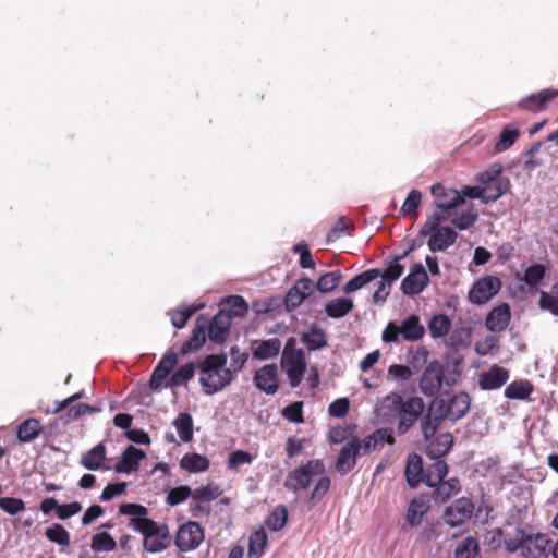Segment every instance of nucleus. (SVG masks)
<instances>
[{
    "label": "nucleus",
    "instance_id": "63",
    "mask_svg": "<svg viewBox=\"0 0 558 558\" xmlns=\"http://www.w3.org/2000/svg\"><path fill=\"white\" fill-rule=\"evenodd\" d=\"M446 219V217L440 213H434L427 217L425 223L422 226L420 230L421 236H427L432 232L439 230L440 223Z\"/></svg>",
    "mask_w": 558,
    "mask_h": 558
},
{
    "label": "nucleus",
    "instance_id": "6",
    "mask_svg": "<svg viewBox=\"0 0 558 558\" xmlns=\"http://www.w3.org/2000/svg\"><path fill=\"white\" fill-rule=\"evenodd\" d=\"M395 399L398 403H401L397 429L400 435H403L413 427L417 420L423 415L425 404L423 399L420 397H411L404 402L401 401L400 397H395Z\"/></svg>",
    "mask_w": 558,
    "mask_h": 558
},
{
    "label": "nucleus",
    "instance_id": "49",
    "mask_svg": "<svg viewBox=\"0 0 558 558\" xmlns=\"http://www.w3.org/2000/svg\"><path fill=\"white\" fill-rule=\"evenodd\" d=\"M288 520V510L284 506L278 507L266 519V526L274 532H278L284 527Z\"/></svg>",
    "mask_w": 558,
    "mask_h": 558
},
{
    "label": "nucleus",
    "instance_id": "15",
    "mask_svg": "<svg viewBox=\"0 0 558 558\" xmlns=\"http://www.w3.org/2000/svg\"><path fill=\"white\" fill-rule=\"evenodd\" d=\"M361 450V441L353 436L340 450L335 468L341 474H348L356 464V457Z\"/></svg>",
    "mask_w": 558,
    "mask_h": 558
},
{
    "label": "nucleus",
    "instance_id": "18",
    "mask_svg": "<svg viewBox=\"0 0 558 558\" xmlns=\"http://www.w3.org/2000/svg\"><path fill=\"white\" fill-rule=\"evenodd\" d=\"M441 385V364L433 361L423 372L420 389L425 396L434 397L439 392Z\"/></svg>",
    "mask_w": 558,
    "mask_h": 558
},
{
    "label": "nucleus",
    "instance_id": "64",
    "mask_svg": "<svg viewBox=\"0 0 558 558\" xmlns=\"http://www.w3.org/2000/svg\"><path fill=\"white\" fill-rule=\"evenodd\" d=\"M350 408V401L348 398H338L329 404L328 413L332 417L341 418L344 417Z\"/></svg>",
    "mask_w": 558,
    "mask_h": 558
},
{
    "label": "nucleus",
    "instance_id": "7",
    "mask_svg": "<svg viewBox=\"0 0 558 558\" xmlns=\"http://www.w3.org/2000/svg\"><path fill=\"white\" fill-rule=\"evenodd\" d=\"M280 365L287 375L290 386L292 388L299 387L306 371L304 351H282Z\"/></svg>",
    "mask_w": 558,
    "mask_h": 558
},
{
    "label": "nucleus",
    "instance_id": "43",
    "mask_svg": "<svg viewBox=\"0 0 558 558\" xmlns=\"http://www.w3.org/2000/svg\"><path fill=\"white\" fill-rule=\"evenodd\" d=\"M478 555L480 545L473 536L464 538L454 549L456 558H476Z\"/></svg>",
    "mask_w": 558,
    "mask_h": 558
},
{
    "label": "nucleus",
    "instance_id": "9",
    "mask_svg": "<svg viewBox=\"0 0 558 558\" xmlns=\"http://www.w3.org/2000/svg\"><path fill=\"white\" fill-rule=\"evenodd\" d=\"M501 288V281L494 276L477 280L469 292V299L474 304H485L495 296Z\"/></svg>",
    "mask_w": 558,
    "mask_h": 558
},
{
    "label": "nucleus",
    "instance_id": "50",
    "mask_svg": "<svg viewBox=\"0 0 558 558\" xmlns=\"http://www.w3.org/2000/svg\"><path fill=\"white\" fill-rule=\"evenodd\" d=\"M422 193L418 190H412L408 194L401 207V214L404 217L417 216V208L421 205Z\"/></svg>",
    "mask_w": 558,
    "mask_h": 558
},
{
    "label": "nucleus",
    "instance_id": "54",
    "mask_svg": "<svg viewBox=\"0 0 558 558\" xmlns=\"http://www.w3.org/2000/svg\"><path fill=\"white\" fill-rule=\"evenodd\" d=\"M254 460V457L248 451L244 450H234L232 451L227 460V469L230 471H236L239 466L243 464H251Z\"/></svg>",
    "mask_w": 558,
    "mask_h": 558
},
{
    "label": "nucleus",
    "instance_id": "19",
    "mask_svg": "<svg viewBox=\"0 0 558 558\" xmlns=\"http://www.w3.org/2000/svg\"><path fill=\"white\" fill-rule=\"evenodd\" d=\"M558 97V90L554 88H545L538 93L531 94L521 99L518 107L522 110L533 113L544 111L548 104Z\"/></svg>",
    "mask_w": 558,
    "mask_h": 558
},
{
    "label": "nucleus",
    "instance_id": "16",
    "mask_svg": "<svg viewBox=\"0 0 558 558\" xmlns=\"http://www.w3.org/2000/svg\"><path fill=\"white\" fill-rule=\"evenodd\" d=\"M429 278L422 264H415L410 274L401 282V291L405 295L420 294L428 284Z\"/></svg>",
    "mask_w": 558,
    "mask_h": 558
},
{
    "label": "nucleus",
    "instance_id": "39",
    "mask_svg": "<svg viewBox=\"0 0 558 558\" xmlns=\"http://www.w3.org/2000/svg\"><path fill=\"white\" fill-rule=\"evenodd\" d=\"M182 442H190L193 439V418L187 412L180 413L172 422Z\"/></svg>",
    "mask_w": 558,
    "mask_h": 558
},
{
    "label": "nucleus",
    "instance_id": "42",
    "mask_svg": "<svg viewBox=\"0 0 558 558\" xmlns=\"http://www.w3.org/2000/svg\"><path fill=\"white\" fill-rule=\"evenodd\" d=\"M43 430L40 422L36 418L25 420L17 428V438L21 442L34 440Z\"/></svg>",
    "mask_w": 558,
    "mask_h": 558
},
{
    "label": "nucleus",
    "instance_id": "11",
    "mask_svg": "<svg viewBox=\"0 0 558 558\" xmlns=\"http://www.w3.org/2000/svg\"><path fill=\"white\" fill-rule=\"evenodd\" d=\"M474 512V504L468 498H459L448 506L444 512V520L450 526L465 523Z\"/></svg>",
    "mask_w": 558,
    "mask_h": 558
},
{
    "label": "nucleus",
    "instance_id": "62",
    "mask_svg": "<svg viewBox=\"0 0 558 558\" xmlns=\"http://www.w3.org/2000/svg\"><path fill=\"white\" fill-rule=\"evenodd\" d=\"M292 251H293V253L300 255L299 263L302 268H313L314 267L315 263L313 260L311 251L308 248V245L304 241H301L298 244H295L293 246Z\"/></svg>",
    "mask_w": 558,
    "mask_h": 558
},
{
    "label": "nucleus",
    "instance_id": "45",
    "mask_svg": "<svg viewBox=\"0 0 558 558\" xmlns=\"http://www.w3.org/2000/svg\"><path fill=\"white\" fill-rule=\"evenodd\" d=\"M90 548L98 551H113L117 548V542L106 531L96 533L92 537Z\"/></svg>",
    "mask_w": 558,
    "mask_h": 558
},
{
    "label": "nucleus",
    "instance_id": "32",
    "mask_svg": "<svg viewBox=\"0 0 558 558\" xmlns=\"http://www.w3.org/2000/svg\"><path fill=\"white\" fill-rule=\"evenodd\" d=\"M429 510V502L423 495L411 500L407 510V522L413 527L421 524L423 517Z\"/></svg>",
    "mask_w": 558,
    "mask_h": 558
},
{
    "label": "nucleus",
    "instance_id": "14",
    "mask_svg": "<svg viewBox=\"0 0 558 558\" xmlns=\"http://www.w3.org/2000/svg\"><path fill=\"white\" fill-rule=\"evenodd\" d=\"M178 364V354L174 351H169L159 361L149 380V388L151 390H158L161 388L163 381L168 380V378L174 372L175 365Z\"/></svg>",
    "mask_w": 558,
    "mask_h": 558
},
{
    "label": "nucleus",
    "instance_id": "40",
    "mask_svg": "<svg viewBox=\"0 0 558 558\" xmlns=\"http://www.w3.org/2000/svg\"><path fill=\"white\" fill-rule=\"evenodd\" d=\"M353 308V301L348 298H339L328 302L325 305L327 316L331 318H341Z\"/></svg>",
    "mask_w": 558,
    "mask_h": 558
},
{
    "label": "nucleus",
    "instance_id": "55",
    "mask_svg": "<svg viewBox=\"0 0 558 558\" xmlns=\"http://www.w3.org/2000/svg\"><path fill=\"white\" fill-rule=\"evenodd\" d=\"M545 266L535 264L525 269L522 280L530 287H536L545 277Z\"/></svg>",
    "mask_w": 558,
    "mask_h": 558
},
{
    "label": "nucleus",
    "instance_id": "28",
    "mask_svg": "<svg viewBox=\"0 0 558 558\" xmlns=\"http://www.w3.org/2000/svg\"><path fill=\"white\" fill-rule=\"evenodd\" d=\"M385 444L393 445L395 437L392 428H378L371 435L366 436L361 444L364 453L372 450L381 449Z\"/></svg>",
    "mask_w": 558,
    "mask_h": 558
},
{
    "label": "nucleus",
    "instance_id": "59",
    "mask_svg": "<svg viewBox=\"0 0 558 558\" xmlns=\"http://www.w3.org/2000/svg\"><path fill=\"white\" fill-rule=\"evenodd\" d=\"M282 416L293 423H298V424L303 423L304 422L303 402L295 401V402H292L289 405L284 407L282 409Z\"/></svg>",
    "mask_w": 558,
    "mask_h": 558
},
{
    "label": "nucleus",
    "instance_id": "26",
    "mask_svg": "<svg viewBox=\"0 0 558 558\" xmlns=\"http://www.w3.org/2000/svg\"><path fill=\"white\" fill-rule=\"evenodd\" d=\"M404 474L408 485L412 488H416L421 482H424L423 459L416 452H411L408 456Z\"/></svg>",
    "mask_w": 558,
    "mask_h": 558
},
{
    "label": "nucleus",
    "instance_id": "31",
    "mask_svg": "<svg viewBox=\"0 0 558 558\" xmlns=\"http://www.w3.org/2000/svg\"><path fill=\"white\" fill-rule=\"evenodd\" d=\"M196 371H198V362H189L183 365H180L172 375L168 378L165 386L166 387H181L186 386L190 380H192L195 376Z\"/></svg>",
    "mask_w": 558,
    "mask_h": 558
},
{
    "label": "nucleus",
    "instance_id": "20",
    "mask_svg": "<svg viewBox=\"0 0 558 558\" xmlns=\"http://www.w3.org/2000/svg\"><path fill=\"white\" fill-rule=\"evenodd\" d=\"M313 289L314 283L310 278L303 277L296 280L284 298L287 310L292 311L299 307L303 301L312 294Z\"/></svg>",
    "mask_w": 558,
    "mask_h": 558
},
{
    "label": "nucleus",
    "instance_id": "8",
    "mask_svg": "<svg viewBox=\"0 0 558 558\" xmlns=\"http://www.w3.org/2000/svg\"><path fill=\"white\" fill-rule=\"evenodd\" d=\"M205 538L203 526L194 521L183 523L174 536V545L180 551L187 553L196 549Z\"/></svg>",
    "mask_w": 558,
    "mask_h": 558
},
{
    "label": "nucleus",
    "instance_id": "29",
    "mask_svg": "<svg viewBox=\"0 0 558 558\" xmlns=\"http://www.w3.org/2000/svg\"><path fill=\"white\" fill-rule=\"evenodd\" d=\"M511 318L510 307L507 303L495 306L487 315L485 325L492 331L504 330Z\"/></svg>",
    "mask_w": 558,
    "mask_h": 558
},
{
    "label": "nucleus",
    "instance_id": "57",
    "mask_svg": "<svg viewBox=\"0 0 558 558\" xmlns=\"http://www.w3.org/2000/svg\"><path fill=\"white\" fill-rule=\"evenodd\" d=\"M478 214L473 208L463 210L452 219V225L459 230L471 228L477 220Z\"/></svg>",
    "mask_w": 558,
    "mask_h": 558
},
{
    "label": "nucleus",
    "instance_id": "61",
    "mask_svg": "<svg viewBox=\"0 0 558 558\" xmlns=\"http://www.w3.org/2000/svg\"><path fill=\"white\" fill-rule=\"evenodd\" d=\"M192 496V490L189 486L182 485L172 488L167 495V504L170 506H177Z\"/></svg>",
    "mask_w": 558,
    "mask_h": 558
},
{
    "label": "nucleus",
    "instance_id": "2",
    "mask_svg": "<svg viewBox=\"0 0 558 558\" xmlns=\"http://www.w3.org/2000/svg\"><path fill=\"white\" fill-rule=\"evenodd\" d=\"M230 320L222 314L217 313L213 318L201 314L195 320V326L190 340L181 349H202L208 339L216 345H221L230 335Z\"/></svg>",
    "mask_w": 558,
    "mask_h": 558
},
{
    "label": "nucleus",
    "instance_id": "58",
    "mask_svg": "<svg viewBox=\"0 0 558 558\" xmlns=\"http://www.w3.org/2000/svg\"><path fill=\"white\" fill-rule=\"evenodd\" d=\"M303 341L307 349H322L326 345V335L322 329L312 328L308 332L304 333Z\"/></svg>",
    "mask_w": 558,
    "mask_h": 558
},
{
    "label": "nucleus",
    "instance_id": "52",
    "mask_svg": "<svg viewBox=\"0 0 558 558\" xmlns=\"http://www.w3.org/2000/svg\"><path fill=\"white\" fill-rule=\"evenodd\" d=\"M450 327L451 322L446 315H436L430 319L428 324V330L434 338H439L447 335Z\"/></svg>",
    "mask_w": 558,
    "mask_h": 558
},
{
    "label": "nucleus",
    "instance_id": "27",
    "mask_svg": "<svg viewBox=\"0 0 558 558\" xmlns=\"http://www.w3.org/2000/svg\"><path fill=\"white\" fill-rule=\"evenodd\" d=\"M426 441V456L428 458L441 459L451 450L453 446V436L451 433H442Z\"/></svg>",
    "mask_w": 558,
    "mask_h": 558
},
{
    "label": "nucleus",
    "instance_id": "10",
    "mask_svg": "<svg viewBox=\"0 0 558 558\" xmlns=\"http://www.w3.org/2000/svg\"><path fill=\"white\" fill-rule=\"evenodd\" d=\"M253 381L258 390L269 396L275 395L280 387L278 366L274 363L262 366L255 372Z\"/></svg>",
    "mask_w": 558,
    "mask_h": 558
},
{
    "label": "nucleus",
    "instance_id": "56",
    "mask_svg": "<svg viewBox=\"0 0 558 558\" xmlns=\"http://www.w3.org/2000/svg\"><path fill=\"white\" fill-rule=\"evenodd\" d=\"M221 494V490L218 486L206 485L199 488H196L192 493V500H198L201 502H206L209 505L211 500L218 498Z\"/></svg>",
    "mask_w": 558,
    "mask_h": 558
},
{
    "label": "nucleus",
    "instance_id": "12",
    "mask_svg": "<svg viewBox=\"0 0 558 558\" xmlns=\"http://www.w3.org/2000/svg\"><path fill=\"white\" fill-rule=\"evenodd\" d=\"M441 402L435 398L429 403L427 412L422 415L421 429L425 440H429L434 437L442 421L447 420L444 412H441Z\"/></svg>",
    "mask_w": 558,
    "mask_h": 558
},
{
    "label": "nucleus",
    "instance_id": "35",
    "mask_svg": "<svg viewBox=\"0 0 558 558\" xmlns=\"http://www.w3.org/2000/svg\"><path fill=\"white\" fill-rule=\"evenodd\" d=\"M433 462L425 470L424 483L427 486H434L435 483L444 481L448 474V464L442 459L430 458Z\"/></svg>",
    "mask_w": 558,
    "mask_h": 558
},
{
    "label": "nucleus",
    "instance_id": "46",
    "mask_svg": "<svg viewBox=\"0 0 558 558\" xmlns=\"http://www.w3.org/2000/svg\"><path fill=\"white\" fill-rule=\"evenodd\" d=\"M342 279L340 270L329 271L322 275L316 283V288L322 293H329L333 291Z\"/></svg>",
    "mask_w": 558,
    "mask_h": 558
},
{
    "label": "nucleus",
    "instance_id": "60",
    "mask_svg": "<svg viewBox=\"0 0 558 558\" xmlns=\"http://www.w3.org/2000/svg\"><path fill=\"white\" fill-rule=\"evenodd\" d=\"M0 508L10 515H15L19 512L24 511L25 502L15 497H2L0 498Z\"/></svg>",
    "mask_w": 558,
    "mask_h": 558
},
{
    "label": "nucleus",
    "instance_id": "1",
    "mask_svg": "<svg viewBox=\"0 0 558 558\" xmlns=\"http://www.w3.org/2000/svg\"><path fill=\"white\" fill-rule=\"evenodd\" d=\"M227 362L228 355L223 351L198 361V381L205 395L220 392L233 381V371L227 366Z\"/></svg>",
    "mask_w": 558,
    "mask_h": 558
},
{
    "label": "nucleus",
    "instance_id": "22",
    "mask_svg": "<svg viewBox=\"0 0 558 558\" xmlns=\"http://www.w3.org/2000/svg\"><path fill=\"white\" fill-rule=\"evenodd\" d=\"M509 379V371L497 364L478 375V386L482 390H495Z\"/></svg>",
    "mask_w": 558,
    "mask_h": 558
},
{
    "label": "nucleus",
    "instance_id": "53",
    "mask_svg": "<svg viewBox=\"0 0 558 558\" xmlns=\"http://www.w3.org/2000/svg\"><path fill=\"white\" fill-rule=\"evenodd\" d=\"M519 135L520 132L518 129L505 128L495 144V151L501 153L510 148L515 143Z\"/></svg>",
    "mask_w": 558,
    "mask_h": 558
},
{
    "label": "nucleus",
    "instance_id": "47",
    "mask_svg": "<svg viewBox=\"0 0 558 558\" xmlns=\"http://www.w3.org/2000/svg\"><path fill=\"white\" fill-rule=\"evenodd\" d=\"M482 202L490 203L497 201L506 192L507 184L504 181L482 184Z\"/></svg>",
    "mask_w": 558,
    "mask_h": 558
},
{
    "label": "nucleus",
    "instance_id": "21",
    "mask_svg": "<svg viewBox=\"0 0 558 558\" xmlns=\"http://www.w3.org/2000/svg\"><path fill=\"white\" fill-rule=\"evenodd\" d=\"M119 513L123 515H129L130 520L128 522V526L132 529L135 532L142 531V529L138 526L140 524H146L154 522L153 519H149L148 515V509L141 505L135 502H126L122 504L119 507Z\"/></svg>",
    "mask_w": 558,
    "mask_h": 558
},
{
    "label": "nucleus",
    "instance_id": "17",
    "mask_svg": "<svg viewBox=\"0 0 558 558\" xmlns=\"http://www.w3.org/2000/svg\"><path fill=\"white\" fill-rule=\"evenodd\" d=\"M430 192L435 197V206L442 210L457 208L464 203L463 196L457 190L448 189L441 183L434 184Z\"/></svg>",
    "mask_w": 558,
    "mask_h": 558
},
{
    "label": "nucleus",
    "instance_id": "44",
    "mask_svg": "<svg viewBox=\"0 0 558 558\" xmlns=\"http://www.w3.org/2000/svg\"><path fill=\"white\" fill-rule=\"evenodd\" d=\"M202 307H203V304L183 306L182 308H179V310H172L169 313L172 325L178 329L183 328L186 325V323L189 322V319L191 318V316L196 311L201 310Z\"/></svg>",
    "mask_w": 558,
    "mask_h": 558
},
{
    "label": "nucleus",
    "instance_id": "34",
    "mask_svg": "<svg viewBox=\"0 0 558 558\" xmlns=\"http://www.w3.org/2000/svg\"><path fill=\"white\" fill-rule=\"evenodd\" d=\"M534 391L533 384L527 379L510 383L505 389V397L513 400H529Z\"/></svg>",
    "mask_w": 558,
    "mask_h": 558
},
{
    "label": "nucleus",
    "instance_id": "25",
    "mask_svg": "<svg viewBox=\"0 0 558 558\" xmlns=\"http://www.w3.org/2000/svg\"><path fill=\"white\" fill-rule=\"evenodd\" d=\"M428 240V248L433 252H445L457 241L458 233L450 227H441L439 230L432 232Z\"/></svg>",
    "mask_w": 558,
    "mask_h": 558
},
{
    "label": "nucleus",
    "instance_id": "51",
    "mask_svg": "<svg viewBox=\"0 0 558 558\" xmlns=\"http://www.w3.org/2000/svg\"><path fill=\"white\" fill-rule=\"evenodd\" d=\"M45 535L51 543H56L60 546H69L70 544L69 532L59 523H54L52 526L48 527Z\"/></svg>",
    "mask_w": 558,
    "mask_h": 558
},
{
    "label": "nucleus",
    "instance_id": "36",
    "mask_svg": "<svg viewBox=\"0 0 558 558\" xmlns=\"http://www.w3.org/2000/svg\"><path fill=\"white\" fill-rule=\"evenodd\" d=\"M106 459V447L104 444H98L84 453L81 458V464L90 471L99 470Z\"/></svg>",
    "mask_w": 558,
    "mask_h": 558
},
{
    "label": "nucleus",
    "instance_id": "37",
    "mask_svg": "<svg viewBox=\"0 0 558 558\" xmlns=\"http://www.w3.org/2000/svg\"><path fill=\"white\" fill-rule=\"evenodd\" d=\"M400 326L401 337L408 341H415L423 337L424 327L416 315L405 318Z\"/></svg>",
    "mask_w": 558,
    "mask_h": 558
},
{
    "label": "nucleus",
    "instance_id": "33",
    "mask_svg": "<svg viewBox=\"0 0 558 558\" xmlns=\"http://www.w3.org/2000/svg\"><path fill=\"white\" fill-rule=\"evenodd\" d=\"M209 459L196 452L186 453L180 460V468L189 473L205 472L209 469Z\"/></svg>",
    "mask_w": 558,
    "mask_h": 558
},
{
    "label": "nucleus",
    "instance_id": "24",
    "mask_svg": "<svg viewBox=\"0 0 558 558\" xmlns=\"http://www.w3.org/2000/svg\"><path fill=\"white\" fill-rule=\"evenodd\" d=\"M146 457V453L134 446H129L122 453L118 463L113 466L117 473L129 474L137 471L141 461Z\"/></svg>",
    "mask_w": 558,
    "mask_h": 558
},
{
    "label": "nucleus",
    "instance_id": "38",
    "mask_svg": "<svg viewBox=\"0 0 558 558\" xmlns=\"http://www.w3.org/2000/svg\"><path fill=\"white\" fill-rule=\"evenodd\" d=\"M380 276L379 269H367L355 277H353L351 280H349L345 286L343 287V292L349 294L352 292H355L360 289H362L367 283L374 281Z\"/></svg>",
    "mask_w": 558,
    "mask_h": 558
},
{
    "label": "nucleus",
    "instance_id": "3",
    "mask_svg": "<svg viewBox=\"0 0 558 558\" xmlns=\"http://www.w3.org/2000/svg\"><path fill=\"white\" fill-rule=\"evenodd\" d=\"M551 541L546 534H527L524 530L517 527L514 534H506L504 544L509 553L521 550L524 558H546Z\"/></svg>",
    "mask_w": 558,
    "mask_h": 558
},
{
    "label": "nucleus",
    "instance_id": "48",
    "mask_svg": "<svg viewBox=\"0 0 558 558\" xmlns=\"http://www.w3.org/2000/svg\"><path fill=\"white\" fill-rule=\"evenodd\" d=\"M461 376V361L454 360L452 363L441 365V383L447 386H454Z\"/></svg>",
    "mask_w": 558,
    "mask_h": 558
},
{
    "label": "nucleus",
    "instance_id": "23",
    "mask_svg": "<svg viewBox=\"0 0 558 558\" xmlns=\"http://www.w3.org/2000/svg\"><path fill=\"white\" fill-rule=\"evenodd\" d=\"M219 313L225 314L231 324L234 319L246 316L248 304L241 295H229L219 303Z\"/></svg>",
    "mask_w": 558,
    "mask_h": 558
},
{
    "label": "nucleus",
    "instance_id": "13",
    "mask_svg": "<svg viewBox=\"0 0 558 558\" xmlns=\"http://www.w3.org/2000/svg\"><path fill=\"white\" fill-rule=\"evenodd\" d=\"M441 402V412L447 420L458 421L463 417L470 409V397L465 392L456 393L448 399L437 398Z\"/></svg>",
    "mask_w": 558,
    "mask_h": 558
},
{
    "label": "nucleus",
    "instance_id": "5",
    "mask_svg": "<svg viewBox=\"0 0 558 558\" xmlns=\"http://www.w3.org/2000/svg\"><path fill=\"white\" fill-rule=\"evenodd\" d=\"M138 526L142 529L140 533L143 535V547L146 551L160 553L171 545L172 536L168 525L154 521Z\"/></svg>",
    "mask_w": 558,
    "mask_h": 558
},
{
    "label": "nucleus",
    "instance_id": "41",
    "mask_svg": "<svg viewBox=\"0 0 558 558\" xmlns=\"http://www.w3.org/2000/svg\"><path fill=\"white\" fill-rule=\"evenodd\" d=\"M267 544V534L263 529L254 531L248 538L247 558H260Z\"/></svg>",
    "mask_w": 558,
    "mask_h": 558
},
{
    "label": "nucleus",
    "instance_id": "30",
    "mask_svg": "<svg viewBox=\"0 0 558 558\" xmlns=\"http://www.w3.org/2000/svg\"><path fill=\"white\" fill-rule=\"evenodd\" d=\"M433 487L432 499L438 504H445L461 489L458 477L440 481L439 483H435Z\"/></svg>",
    "mask_w": 558,
    "mask_h": 558
},
{
    "label": "nucleus",
    "instance_id": "4",
    "mask_svg": "<svg viewBox=\"0 0 558 558\" xmlns=\"http://www.w3.org/2000/svg\"><path fill=\"white\" fill-rule=\"evenodd\" d=\"M325 472V465L322 460H310L288 473L284 480V487L291 492L306 489L315 475Z\"/></svg>",
    "mask_w": 558,
    "mask_h": 558
}]
</instances>
